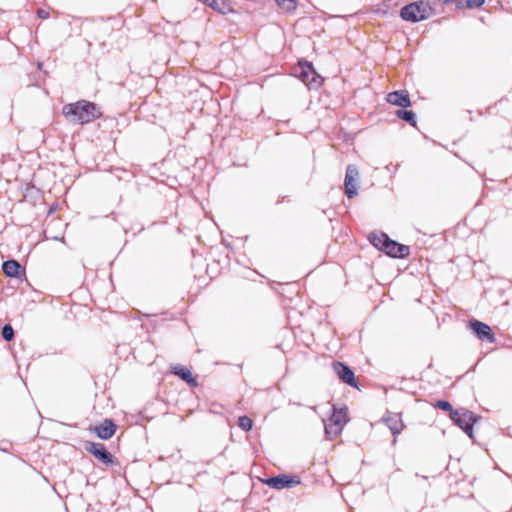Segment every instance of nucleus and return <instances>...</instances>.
Masks as SVG:
<instances>
[{
	"instance_id": "obj_16",
	"label": "nucleus",
	"mask_w": 512,
	"mask_h": 512,
	"mask_svg": "<svg viewBox=\"0 0 512 512\" xmlns=\"http://www.w3.org/2000/svg\"><path fill=\"white\" fill-rule=\"evenodd\" d=\"M21 266L15 260H8L2 264L3 272L8 277H16L19 274Z\"/></svg>"
},
{
	"instance_id": "obj_18",
	"label": "nucleus",
	"mask_w": 512,
	"mask_h": 512,
	"mask_svg": "<svg viewBox=\"0 0 512 512\" xmlns=\"http://www.w3.org/2000/svg\"><path fill=\"white\" fill-rule=\"evenodd\" d=\"M396 115L400 119L412 124L413 126L416 125L415 113L413 111L401 109L396 112Z\"/></svg>"
},
{
	"instance_id": "obj_8",
	"label": "nucleus",
	"mask_w": 512,
	"mask_h": 512,
	"mask_svg": "<svg viewBox=\"0 0 512 512\" xmlns=\"http://www.w3.org/2000/svg\"><path fill=\"white\" fill-rule=\"evenodd\" d=\"M359 172L354 165H349L345 174V194L348 198H353L358 193Z\"/></svg>"
},
{
	"instance_id": "obj_21",
	"label": "nucleus",
	"mask_w": 512,
	"mask_h": 512,
	"mask_svg": "<svg viewBox=\"0 0 512 512\" xmlns=\"http://www.w3.org/2000/svg\"><path fill=\"white\" fill-rule=\"evenodd\" d=\"M13 336H14L13 328L8 324L4 325L2 328L3 339L5 341H11L13 339Z\"/></svg>"
},
{
	"instance_id": "obj_9",
	"label": "nucleus",
	"mask_w": 512,
	"mask_h": 512,
	"mask_svg": "<svg viewBox=\"0 0 512 512\" xmlns=\"http://www.w3.org/2000/svg\"><path fill=\"white\" fill-rule=\"evenodd\" d=\"M333 370L342 382L352 387L357 386L354 372L347 365L335 362L333 363Z\"/></svg>"
},
{
	"instance_id": "obj_15",
	"label": "nucleus",
	"mask_w": 512,
	"mask_h": 512,
	"mask_svg": "<svg viewBox=\"0 0 512 512\" xmlns=\"http://www.w3.org/2000/svg\"><path fill=\"white\" fill-rule=\"evenodd\" d=\"M171 371L173 374L180 377L183 381H185L189 385L197 386V381L192 376V373L188 368L183 367L181 365H173V366H171Z\"/></svg>"
},
{
	"instance_id": "obj_20",
	"label": "nucleus",
	"mask_w": 512,
	"mask_h": 512,
	"mask_svg": "<svg viewBox=\"0 0 512 512\" xmlns=\"http://www.w3.org/2000/svg\"><path fill=\"white\" fill-rule=\"evenodd\" d=\"M238 425H239L240 428H242L243 430L247 431V430H250L252 428L253 422H252V420L249 417L242 416V417L239 418Z\"/></svg>"
},
{
	"instance_id": "obj_12",
	"label": "nucleus",
	"mask_w": 512,
	"mask_h": 512,
	"mask_svg": "<svg viewBox=\"0 0 512 512\" xmlns=\"http://www.w3.org/2000/svg\"><path fill=\"white\" fill-rule=\"evenodd\" d=\"M87 450L95 457L100 459L104 464H110L113 462L112 455L105 449L101 443H89Z\"/></svg>"
},
{
	"instance_id": "obj_5",
	"label": "nucleus",
	"mask_w": 512,
	"mask_h": 512,
	"mask_svg": "<svg viewBox=\"0 0 512 512\" xmlns=\"http://www.w3.org/2000/svg\"><path fill=\"white\" fill-rule=\"evenodd\" d=\"M450 418L459 426L470 438H473V425L478 417L471 411L460 408L451 412Z\"/></svg>"
},
{
	"instance_id": "obj_22",
	"label": "nucleus",
	"mask_w": 512,
	"mask_h": 512,
	"mask_svg": "<svg viewBox=\"0 0 512 512\" xmlns=\"http://www.w3.org/2000/svg\"><path fill=\"white\" fill-rule=\"evenodd\" d=\"M435 406L441 410H444V411H449L450 413L452 411H454L452 409V406L451 404L448 402V401H445V400H439L437 401V403L435 404Z\"/></svg>"
},
{
	"instance_id": "obj_3",
	"label": "nucleus",
	"mask_w": 512,
	"mask_h": 512,
	"mask_svg": "<svg viewBox=\"0 0 512 512\" xmlns=\"http://www.w3.org/2000/svg\"><path fill=\"white\" fill-rule=\"evenodd\" d=\"M431 14V7L423 1L413 2L404 6L400 16L405 21L419 22L427 19Z\"/></svg>"
},
{
	"instance_id": "obj_10",
	"label": "nucleus",
	"mask_w": 512,
	"mask_h": 512,
	"mask_svg": "<svg viewBox=\"0 0 512 512\" xmlns=\"http://www.w3.org/2000/svg\"><path fill=\"white\" fill-rule=\"evenodd\" d=\"M470 328L478 339L482 341L486 340L490 343L494 342V334L487 324L478 320H473L470 322Z\"/></svg>"
},
{
	"instance_id": "obj_13",
	"label": "nucleus",
	"mask_w": 512,
	"mask_h": 512,
	"mask_svg": "<svg viewBox=\"0 0 512 512\" xmlns=\"http://www.w3.org/2000/svg\"><path fill=\"white\" fill-rule=\"evenodd\" d=\"M383 421L386 423L390 431L394 436H397L401 433L404 428V424L402 422L400 414L397 413H389L387 416L383 418Z\"/></svg>"
},
{
	"instance_id": "obj_1",
	"label": "nucleus",
	"mask_w": 512,
	"mask_h": 512,
	"mask_svg": "<svg viewBox=\"0 0 512 512\" xmlns=\"http://www.w3.org/2000/svg\"><path fill=\"white\" fill-rule=\"evenodd\" d=\"M62 113L68 122L81 125L89 123L101 115L96 105L86 100L64 105Z\"/></svg>"
},
{
	"instance_id": "obj_17",
	"label": "nucleus",
	"mask_w": 512,
	"mask_h": 512,
	"mask_svg": "<svg viewBox=\"0 0 512 512\" xmlns=\"http://www.w3.org/2000/svg\"><path fill=\"white\" fill-rule=\"evenodd\" d=\"M212 9H214L222 14H226V13L232 11V8L228 4V2H226V0H213L212 1Z\"/></svg>"
},
{
	"instance_id": "obj_7",
	"label": "nucleus",
	"mask_w": 512,
	"mask_h": 512,
	"mask_svg": "<svg viewBox=\"0 0 512 512\" xmlns=\"http://www.w3.org/2000/svg\"><path fill=\"white\" fill-rule=\"evenodd\" d=\"M258 481L263 482L271 488L281 490L284 488H291L300 484V479L297 476H289L286 474H280L268 479H261L258 477Z\"/></svg>"
},
{
	"instance_id": "obj_14",
	"label": "nucleus",
	"mask_w": 512,
	"mask_h": 512,
	"mask_svg": "<svg viewBox=\"0 0 512 512\" xmlns=\"http://www.w3.org/2000/svg\"><path fill=\"white\" fill-rule=\"evenodd\" d=\"M116 425L112 420L106 419L103 423L94 427V431L101 439H109L115 433Z\"/></svg>"
},
{
	"instance_id": "obj_6",
	"label": "nucleus",
	"mask_w": 512,
	"mask_h": 512,
	"mask_svg": "<svg viewBox=\"0 0 512 512\" xmlns=\"http://www.w3.org/2000/svg\"><path fill=\"white\" fill-rule=\"evenodd\" d=\"M295 75L301 79L309 88H317L322 83V78L315 71L311 63L304 61L299 62Z\"/></svg>"
},
{
	"instance_id": "obj_11",
	"label": "nucleus",
	"mask_w": 512,
	"mask_h": 512,
	"mask_svg": "<svg viewBox=\"0 0 512 512\" xmlns=\"http://www.w3.org/2000/svg\"><path fill=\"white\" fill-rule=\"evenodd\" d=\"M386 100L388 103L402 108H406L411 105L409 94L406 90L390 92L387 95Z\"/></svg>"
},
{
	"instance_id": "obj_19",
	"label": "nucleus",
	"mask_w": 512,
	"mask_h": 512,
	"mask_svg": "<svg viewBox=\"0 0 512 512\" xmlns=\"http://www.w3.org/2000/svg\"><path fill=\"white\" fill-rule=\"evenodd\" d=\"M276 2L286 12H292L297 7V0H276Z\"/></svg>"
},
{
	"instance_id": "obj_4",
	"label": "nucleus",
	"mask_w": 512,
	"mask_h": 512,
	"mask_svg": "<svg viewBox=\"0 0 512 512\" xmlns=\"http://www.w3.org/2000/svg\"><path fill=\"white\" fill-rule=\"evenodd\" d=\"M347 422V409H337L333 407V414L329 419V423L325 424V436L327 439L332 440L336 438L342 431L344 425Z\"/></svg>"
},
{
	"instance_id": "obj_25",
	"label": "nucleus",
	"mask_w": 512,
	"mask_h": 512,
	"mask_svg": "<svg viewBox=\"0 0 512 512\" xmlns=\"http://www.w3.org/2000/svg\"><path fill=\"white\" fill-rule=\"evenodd\" d=\"M254 274V270L250 269V268H246L243 272V276L248 278V279H251L252 276Z\"/></svg>"
},
{
	"instance_id": "obj_23",
	"label": "nucleus",
	"mask_w": 512,
	"mask_h": 512,
	"mask_svg": "<svg viewBox=\"0 0 512 512\" xmlns=\"http://www.w3.org/2000/svg\"><path fill=\"white\" fill-rule=\"evenodd\" d=\"M485 3V0H467L466 5L468 8H479Z\"/></svg>"
},
{
	"instance_id": "obj_2",
	"label": "nucleus",
	"mask_w": 512,
	"mask_h": 512,
	"mask_svg": "<svg viewBox=\"0 0 512 512\" xmlns=\"http://www.w3.org/2000/svg\"><path fill=\"white\" fill-rule=\"evenodd\" d=\"M371 244L378 250L384 251L388 256L404 258L409 255L408 246L397 243L385 233H372L369 237Z\"/></svg>"
},
{
	"instance_id": "obj_24",
	"label": "nucleus",
	"mask_w": 512,
	"mask_h": 512,
	"mask_svg": "<svg viewBox=\"0 0 512 512\" xmlns=\"http://www.w3.org/2000/svg\"><path fill=\"white\" fill-rule=\"evenodd\" d=\"M37 13L38 16L42 19H47L49 17V12L44 9H39Z\"/></svg>"
}]
</instances>
